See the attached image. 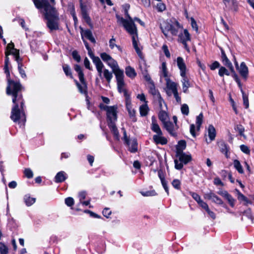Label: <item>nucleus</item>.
<instances>
[{"mask_svg":"<svg viewBox=\"0 0 254 254\" xmlns=\"http://www.w3.org/2000/svg\"><path fill=\"white\" fill-rule=\"evenodd\" d=\"M7 54L8 55H9L10 54V53H7ZM11 54H12V55H13L14 56H15V60L16 61L17 63H19V60L20 57H19V51L16 49H14L13 50V52L11 53Z\"/></svg>","mask_w":254,"mask_h":254,"instance_id":"680f3d73","label":"nucleus"},{"mask_svg":"<svg viewBox=\"0 0 254 254\" xmlns=\"http://www.w3.org/2000/svg\"><path fill=\"white\" fill-rule=\"evenodd\" d=\"M190 21H191V25L192 29H194V30L196 32H197L198 31V27H197L196 22L195 21L194 19L192 17H191Z\"/></svg>","mask_w":254,"mask_h":254,"instance_id":"0e129e2a","label":"nucleus"},{"mask_svg":"<svg viewBox=\"0 0 254 254\" xmlns=\"http://www.w3.org/2000/svg\"><path fill=\"white\" fill-rule=\"evenodd\" d=\"M235 129L239 132V134L241 136H243L244 138H246V136L244 134V132L245 131V128L242 125H237L236 126V127H235Z\"/></svg>","mask_w":254,"mask_h":254,"instance_id":"de8ad7c7","label":"nucleus"},{"mask_svg":"<svg viewBox=\"0 0 254 254\" xmlns=\"http://www.w3.org/2000/svg\"><path fill=\"white\" fill-rule=\"evenodd\" d=\"M234 168L240 174L244 173V170L240 161L238 160H235L233 162Z\"/></svg>","mask_w":254,"mask_h":254,"instance_id":"473e14b6","label":"nucleus"},{"mask_svg":"<svg viewBox=\"0 0 254 254\" xmlns=\"http://www.w3.org/2000/svg\"><path fill=\"white\" fill-rule=\"evenodd\" d=\"M231 72L232 73V76L234 78V79L236 81V82L238 84L239 86L241 88V84L240 80L238 77V76L236 73L235 70H234V71H231Z\"/></svg>","mask_w":254,"mask_h":254,"instance_id":"052dcab7","label":"nucleus"},{"mask_svg":"<svg viewBox=\"0 0 254 254\" xmlns=\"http://www.w3.org/2000/svg\"><path fill=\"white\" fill-rule=\"evenodd\" d=\"M162 74L166 78H168L167 77V67L166 64L165 63H163L162 64Z\"/></svg>","mask_w":254,"mask_h":254,"instance_id":"13d9d810","label":"nucleus"},{"mask_svg":"<svg viewBox=\"0 0 254 254\" xmlns=\"http://www.w3.org/2000/svg\"><path fill=\"white\" fill-rule=\"evenodd\" d=\"M164 126L166 130L172 135L176 136V133L174 130V125L170 122H166L163 123Z\"/></svg>","mask_w":254,"mask_h":254,"instance_id":"4be33fe9","label":"nucleus"},{"mask_svg":"<svg viewBox=\"0 0 254 254\" xmlns=\"http://www.w3.org/2000/svg\"><path fill=\"white\" fill-rule=\"evenodd\" d=\"M109 46L111 49H113L115 47L117 48L119 51H122V49L120 46L115 44V39L113 37L109 41Z\"/></svg>","mask_w":254,"mask_h":254,"instance_id":"49530a36","label":"nucleus"},{"mask_svg":"<svg viewBox=\"0 0 254 254\" xmlns=\"http://www.w3.org/2000/svg\"><path fill=\"white\" fill-rule=\"evenodd\" d=\"M180 184L181 182L178 179H175L172 182V186L177 190L180 189Z\"/></svg>","mask_w":254,"mask_h":254,"instance_id":"bf43d9fd","label":"nucleus"},{"mask_svg":"<svg viewBox=\"0 0 254 254\" xmlns=\"http://www.w3.org/2000/svg\"><path fill=\"white\" fill-rule=\"evenodd\" d=\"M182 77L183 78L182 80V82L183 84V91L186 93L187 91L188 88L190 86V82L187 77L186 76V75H185L184 76H182Z\"/></svg>","mask_w":254,"mask_h":254,"instance_id":"c756f323","label":"nucleus"},{"mask_svg":"<svg viewBox=\"0 0 254 254\" xmlns=\"http://www.w3.org/2000/svg\"><path fill=\"white\" fill-rule=\"evenodd\" d=\"M140 114L141 116H146L148 111V107L147 104H145L141 105L139 108Z\"/></svg>","mask_w":254,"mask_h":254,"instance_id":"4c0bfd02","label":"nucleus"},{"mask_svg":"<svg viewBox=\"0 0 254 254\" xmlns=\"http://www.w3.org/2000/svg\"><path fill=\"white\" fill-rule=\"evenodd\" d=\"M117 81L118 89L121 93L124 89L125 83L124 81V72L122 70L116 71L114 72Z\"/></svg>","mask_w":254,"mask_h":254,"instance_id":"9d476101","label":"nucleus"},{"mask_svg":"<svg viewBox=\"0 0 254 254\" xmlns=\"http://www.w3.org/2000/svg\"><path fill=\"white\" fill-rule=\"evenodd\" d=\"M204 198L205 199L211 200L212 202L221 205L223 204V202L221 199L211 190L208 192L204 193Z\"/></svg>","mask_w":254,"mask_h":254,"instance_id":"ddd939ff","label":"nucleus"},{"mask_svg":"<svg viewBox=\"0 0 254 254\" xmlns=\"http://www.w3.org/2000/svg\"><path fill=\"white\" fill-rule=\"evenodd\" d=\"M240 149L244 153L246 154H250V150L248 146L245 145H241L240 146Z\"/></svg>","mask_w":254,"mask_h":254,"instance_id":"864d4df0","label":"nucleus"},{"mask_svg":"<svg viewBox=\"0 0 254 254\" xmlns=\"http://www.w3.org/2000/svg\"><path fill=\"white\" fill-rule=\"evenodd\" d=\"M241 90L243 95V104L245 106V108L248 109L249 107L248 96L245 94L242 88L241 89Z\"/></svg>","mask_w":254,"mask_h":254,"instance_id":"58836bf2","label":"nucleus"},{"mask_svg":"<svg viewBox=\"0 0 254 254\" xmlns=\"http://www.w3.org/2000/svg\"><path fill=\"white\" fill-rule=\"evenodd\" d=\"M223 64L226 66L228 68H229L231 71H234V67L230 62V61L228 59V58L224 59L222 61Z\"/></svg>","mask_w":254,"mask_h":254,"instance_id":"79ce46f5","label":"nucleus"},{"mask_svg":"<svg viewBox=\"0 0 254 254\" xmlns=\"http://www.w3.org/2000/svg\"><path fill=\"white\" fill-rule=\"evenodd\" d=\"M10 118L14 122H18V124H21L20 126L24 125L26 121L25 115L20 111L17 104H15L12 109Z\"/></svg>","mask_w":254,"mask_h":254,"instance_id":"0eeeda50","label":"nucleus"},{"mask_svg":"<svg viewBox=\"0 0 254 254\" xmlns=\"http://www.w3.org/2000/svg\"><path fill=\"white\" fill-rule=\"evenodd\" d=\"M203 114L200 113L198 116L196 117V124L197 126V129L199 130L200 126L201 125L203 121Z\"/></svg>","mask_w":254,"mask_h":254,"instance_id":"a18cd8bd","label":"nucleus"},{"mask_svg":"<svg viewBox=\"0 0 254 254\" xmlns=\"http://www.w3.org/2000/svg\"><path fill=\"white\" fill-rule=\"evenodd\" d=\"M24 201L27 206H31L35 202V198L31 197L28 195H26L24 198Z\"/></svg>","mask_w":254,"mask_h":254,"instance_id":"f704fd0d","label":"nucleus"},{"mask_svg":"<svg viewBox=\"0 0 254 254\" xmlns=\"http://www.w3.org/2000/svg\"><path fill=\"white\" fill-rule=\"evenodd\" d=\"M81 30V34L82 38L83 37H86L89 40H90L91 42L95 43L96 41L94 37H93L92 33L90 30H84L82 28L80 27Z\"/></svg>","mask_w":254,"mask_h":254,"instance_id":"f3484780","label":"nucleus"},{"mask_svg":"<svg viewBox=\"0 0 254 254\" xmlns=\"http://www.w3.org/2000/svg\"><path fill=\"white\" fill-rule=\"evenodd\" d=\"M66 179V174L64 171H61L57 173L55 179L56 183L63 182Z\"/></svg>","mask_w":254,"mask_h":254,"instance_id":"393cba45","label":"nucleus"},{"mask_svg":"<svg viewBox=\"0 0 254 254\" xmlns=\"http://www.w3.org/2000/svg\"><path fill=\"white\" fill-rule=\"evenodd\" d=\"M129 150L131 152L134 153L137 151V144L135 140H133L131 141H129V144H127Z\"/></svg>","mask_w":254,"mask_h":254,"instance_id":"cd10ccee","label":"nucleus"},{"mask_svg":"<svg viewBox=\"0 0 254 254\" xmlns=\"http://www.w3.org/2000/svg\"><path fill=\"white\" fill-rule=\"evenodd\" d=\"M223 64L226 66L228 68H229L231 71H234V67L230 62V61L228 59V58L224 59L222 61Z\"/></svg>","mask_w":254,"mask_h":254,"instance_id":"a19ab883","label":"nucleus"},{"mask_svg":"<svg viewBox=\"0 0 254 254\" xmlns=\"http://www.w3.org/2000/svg\"><path fill=\"white\" fill-rule=\"evenodd\" d=\"M123 6L125 14L127 19H125L120 15L117 14L116 18L117 19V22L119 24H122L127 32L132 36L133 46L135 49L136 53L141 57L142 55L141 49L138 47V42L136 40L137 39V28L135 24L133 23V19L130 16L128 12V10L130 7L129 5L128 4H125Z\"/></svg>","mask_w":254,"mask_h":254,"instance_id":"f257e3e1","label":"nucleus"},{"mask_svg":"<svg viewBox=\"0 0 254 254\" xmlns=\"http://www.w3.org/2000/svg\"><path fill=\"white\" fill-rule=\"evenodd\" d=\"M6 58L4 62V70L5 73L6 74L7 77H9L10 73L8 70V64H9V58H8V54L7 52H6Z\"/></svg>","mask_w":254,"mask_h":254,"instance_id":"72a5a7b5","label":"nucleus"},{"mask_svg":"<svg viewBox=\"0 0 254 254\" xmlns=\"http://www.w3.org/2000/svg\"><path fill=\"white\" fill-rule=\"evenodd\" d=\"M162 50L165 55V56L168 57V58H170V52L169 51V50L168 49V47L166 45H164L163 46H162Z\"/></svg>","mask_w":254,"mask_h":254,"instance_id":"69168bd1","label":"nucleus"},{"mask_svg":"<svg viewBox=\"0 0 254 254\" xmlns=\"http://www.w3.org/2000/svg\"><path fill=\"white\" fill-rule=\"evenodd\" d=\"M8 248L3 243L0 242V254H8Z\"/></svg>","mask_w":254,"mask_h":254,"instance_id":"c03bdc74","label":"nucleus"},{"mask_svg":"<svg viewBox=\"0 0 254 254\" xmlns=\"http://www.w3.org/2000/svg\"><path fill=\"white\" fill-rule=\"evenodd\" d=\"M24 173L27 178H32L33 176V172L29 168L25 169Z\"/></svg>","mask_w":254,"mask_h":254,"instance_id":"5fc2aeb1","label":"nucleus"},{"mask_svg":"<svg viewBox=\"0 0 254 254\" xmlns=\"http://www.w3.org/2000/svg\"><path fill=\"white\" fill-rule=\"evenodd\" d=\"M179 38L180 41H183V40L185 41H189L190 40V34L187 29H185L183 33L179 34Z\"/></svg>","mask_w":254,"mask_h":254,"instance_id":"a878e982","label":"nucleus"},{"mask_svg":"<svg viewBox=\"0 0 254 254\" xmlns=\"http://www.w3.org/2000/svg\"><path fill=\"white\" fill-rule=\"evenodd\" d=\"M94 64L96 66L99 77L102 79L103 77H105L108 83H110L113 77V74L107 69H104L102 71L104 67V64L100 59H95L94 60Z\"/></svg>","mask_w":254,"mask_h":254,"instance_id":"20e7f679","label":"nucleus"},{"mask_svg":"<svg viewBox=\"0 0 254 254\" xmlns=\"http://www.w3.org/2000/svg\"><path fill=\"white\" fill-rule=\"evenodd\" d=\"M153 139L156 144H161L164 145L167 143V139L162 136V132L161 134L158 133L154 135Z\"/></svg>","mask_w":254,"mask_h":254,"instance_id":"6ab92c4d","label":"nucleus"},{"mask_svg":"<svg viewBox=\"0 0 254 254\" xmlns=\"http://www.w3.org/2000/svg\"><path fill=\"white\" fill-rule=\"evenodd\" d=\"M186 142L184 140H180L178 142V145L176 148V155L183 152V150L186 148Z\"/></svg>","mask_w":254,"mask_h":254,"instance_id":"bb28decb","label":"nucleus"},{"mask_svg":"<svg viewBox=\"0 0 254 254\" xmlns=\"http://www.w3.org/2000/svg\"><path fill=\"white\" fill-rule=\"evenodd\" d=\"M74 69L77 72L79 80L81 82L80 84L77 80H75L76 85L81 93L85 94L86 93L87 86L82 69L79 65L76 64L74 66Z\"/></svg>","mask_w":254,"mask_h":254,"instance_id":"39448f33","label":"nucleus"},{"mask_svg":"<svg viewBox=\"0 0 254 254\" xmlns=\"http://www.w3.org/2000/svg\"><path fill=\"white\" fill-rule=\"evenodd\" d=\"M181 112H182V114L186 115H188V114L189 113V106H188V105H187L186 104H184L182 106Z\"/></svg>","mask_w":254,"mask_h":254,"instance_id":"09e8293b","label":"nucleus"},{"mask_svg":"<svg viewBox=\"0 0 254 254\" xmlns=\"http://www.w3.org/2000/svg\"><path fill=\"white\" fill-rule=\"evenodd\" d=\"M126 74L130 78H134L136 75L134 69L129 66L126 68Z\"/></svg>","mask_w":254,"mask_h":254,"instance_id":"7c9ffc66","label":"nucleus"},{"mask_svg":"<svg viewBox=\"0 0 254 254\" xmlns=\"http://www.w3.org/2000/svg\"><path fill=\"white\" fill-rule=\"evenodd\" d=\"M18 68L21 77L22 78H25L26 77V75L24 69L22 68V64L20 63H18Z\"/></svg>","mask_w":254,"mask_h":254,"instance_id":"603ef678","label":"nucleus"},{"mask_svg":"<svg viewBox=\"0 0 254 254\" xmlns=\"http://www.w3.org/2000/svg\"><path fill=\"white\" fill-rule=\"evenodd\" d=\"M209 66L211 70H214L220 66V64L218 62L215 61L212 64L210 65Z\"/></svg>","mask_w":254,"mask_h":254,"instance_id":"774afa93","label":"nucleus"},{"mask_svg":"<svg viewBox=\"0 0 254 254\" xmlns=\"http://www.w3.org/2000/svg\"><path fill=\"white\" fill-rule=\"evenodd\" d=\"M180 28L181 27L179 23L178 22H176L175 25H172V28L170 29V32L173 35H177Z\"/></svg>","mask_w":254,"mask_h":254,"instance_id":"e433bc0d","label":"nucleus"},{"mask_svg":"<svg viewBox=\"0 0 254 254\" xmlns=\"http://www.w3.org/2000/svg\"><path fill=\"white\" fill-rule=\"evenodd\" d=\"M65 203L68 206H72L74 204V199L72 197H68L65 199Z\"/></svg>","mask_w":254,"mask_h":254,"instance_id":"4d7b16f0","label":"nucleus"},{"mask_svg":"<svg viewBox=\"0 0 254 254\" xmlns=\"http://www.w3.org/2000/svg\"><path fill=\"white\" fill-rule=\"evenodd\" d=\"M218 74L220 76L223 77L224 75H229L230 72L225 67L221 66L219 69Z\"/></svg>","mask_w":254,"mask_h":254,"instance_id":"37998d69","label":"nucleus"},{"mask_svg":"<svg viewBox=\"0 0 254 254\" xmlns=\"http://www.w3.org/2000/svg\"><path fill=\"white\" fill-rule=\"evenodd\" d=\"M72 56L73 58L77 62H79L80 61V56L78 55L76 51H73L72 52Z\"/></svg>","mask_w":254,"mask_h":254,"instance_id":"e2e57ef3","label":"nucleus"},{"mask_svg":"<svg viewBox=\"0 0 254 254\" xmlns=\"http://www.w3.org/2000/svg\"><path fill=\"white\" fill-rule=\"evenodd\" d=\"M155 101L158 103L160 110L167 109L166 104L161 97L160 94H157Z\"/></svg>","mask_w":254,"mask_h":254,"instance_id":"412c9836","label":"nucleus"},{"mask_svg":"<svg viewBox=\"0 0 254 254\" xmlns=\"http://www.w3.org/2000/svg\"><path fill=\"white\" fill-rule=\"evenodd\" d=\"M63 69L65 74L67 76H69L71 78L72 77L70 68H69V66H68L67 65H64L63 66Z\"/></svg>","mask_w":254,"mask_h":254,"instance_id":"8fccbe9b","label":"nucleus"},{"mask_svg":"<svg viewBox=\"0 0 254 254\" xmlns=\"http://www.w3.org/2000/svg\"><path fill=\"white\" fill-rule=\"evenodd\" d=\"M103 215L107 217V218H109L110 215H111V211H110L109 210V208H105L103 210Z\"/></svg>","mask_w":254,"mask_h":254,"instance_id":"338daca9","label":"nucleus"},{"mask_svg":"<svg viewBox=\"0 0 254 254\" xmlns=\"http://www.w3.org/2000/svg\"><path fill=\"white\" fill-rule=\"evenodd\" d=\"M225 198L228 200L229 203L232 207L234 206L235 200L230 194H229Z\"/></svg>","mask_w":254,"mask_h":254,"instance_id":"6e6d98bb","label":"nucleus"},{"mask_svg":"<svg viewBox=\"0 0 254 254\" xmlns=\"http://www.w3.org/2000/svg\"><path fill=\"white\" fill-rule=\"evenodd\" d=\"M100 57L102 60L106 62L108 65L112 69L114 73L116 72V71L120 70L117 62L109 55L106 53H102L100 54Z\"/></svg>","mask_w":254,"mask_h":254,"instance_id":"6e6552de","label":"nucleus"},{"mask_svg":"<svg viewBox=\"0 0 254 254\" xmlns=\"http://www.w3.org/2000/svg\"><path fill=\"white\" fill-rule=\"evenodd\" d=\"M44 15L47 20V25L51 30L59 29V14L55 8L45 13Z\"/></svg>","mask_w":254,"mask_h":254,"instance_id":"7ed1b4c3","label":"nucleus"},{"mask_svg":"<svg viewBox=\"0 0 254 254\" xmlns=\"http://www.w3.org/2000/svg\"><path fill=\"white\" fill-rule=\"evenodd\" d=\"M21 90V85L10 79L8 80V85L6 87V93L8 95L12 94L13 96L12 102L15 103L18 97V92Z\"/></svg>","mask_w":254,"mask_h":254,"instance_id":"423d86ee","label":"nucleus"},{"mask_svg":"<svg viewBox=\"0 0 254 254\" xmlns=\"http://www.w3.org/2000/svg\"><path fill=\"white\" fill-rule=\"evenodd\" d=\"M141 193L144 196H154L156 195V192L154 190L147 191L145 192H141Z\"/></svg>","mask_w":254,"mask_h":254,"instance_id":"3c124183","label":"nucleus"},{"mask_svg":"<svg viewBox=\"0 0 254 254\" xmlns=\"http://www.w3.org/2000/svg\"><path fill=\"white\" fill-rule=\"evenodd\" d=\"M236 192L237 195V198L238 200L240 201H244L245 205H247L248 204H252V202L248 200V198L243 195L239 190H236Z\"/></svg>","mask_w":254,"mask_h":254,"instance_id":"b1692460","label":"nucleus"},{"mask_svg":"<svg viewBox=\"0 0 254 254\" xmlns=\"http://www.w3.org/2000/svg\"><path fill=\"white\" fill-rule=\"evenodd\" d=\"M33 2L38 9L44 8V14L55 8L49 3L48 0H33Z\"/></svg>","mask_w":254,"mask_h":254,"instance_id":"1a4fd4ad","label":"nucleus"},{"mask_svg":"<svg viewBox=\"0 0 254 254\" xmlns=\"http://www.w3.org/2000/svg\"><path fill=\"white\" fill-rule=\"evenodd\" d=\"M208 133L210 141L213 140L216 136V130L212 125H209L208 128Z\"/></svg>","mask_w":254,"mask_h":254,"instance_id":"c85d7f7f","label":"nucleus"},{"mask_svg":"<svg viewBox=\"0 0 254 254\" xmlns=\"http://www.w3.org/2000/svg\"><path fill=\"white\" fill-rule=\"evenodd\" d=\"M159 118L163 123L167 122L168 115L165 110H160L159 113Z\"/></svg>","mask_w":254,"mask_h":254,"instance_id":"c9c22d12","label":"nucleus"},{"mask_svg":"<svg viewBox=\"0 0 254 254\" xmlns=\"http://www.w3.org/2000/svg\"><path fill=\"white\" fill-rule=\"evenodd\" d=\"M176 156L178 158L179 161L185 164H187L191 160V156L189 155H186L184 153L177 154Z\"/></svg>","mask_w":254,"mask_h":254,"instance_id":"aec40b11","label":"nucleus"},{"mask_svg":"<svg viewBox=\"0 0 254 254\" xmlns=\"http://www.w3.org/2000/svg\"><path fill=\"white\" fill-rule=\"evenodd\" d=\"M240 75L244 78L246 79L248 75L249 70L244 62L241 63L239 67L237 69Z\"/></svg>","mask_w":254,"mask_h":254,"instance_id":"dca6fc26","label":"nucleus"},{"mask_svg":"<svg viewBox=\"0 0 254 254\" xmlns=\"http://www.w3.org/2000/svg\"><path fill=\"white\" fill-rule=\"evenodd\" d=\"M100 107L101 109L106 111L108 126L115 137L119 139V133L115 124L117 120V107L107 106L102 104H101Z\"/></svg>","mask_w":254,"mask_h":254,"instance_id":"f03ea898","label":"nucleus"},{"mask_svg":"<svg viewBox=\"0 0 254 254\" xmlns=\"http://www.w3.org/2000/svg\"><path fill=\"white\" fill-rule=\"evenodd\" d=\"M177 63L180 70L181 76H184L186 75L187 67L183 59L181 57H178L177 59Z\"/></svg>","mask_w":254,"mask_h":254,"instance_id":"2eb2a0df","label":"nucleus"},{"mask_svg":"<svg viewBox=\"0 0 254 254\" xmlns=\"http://www.w3.org/2000/svg\"><path fill=\"white\" fill-rule=\"evenodd\" d=\"M172 24L166 21H164L160 24L161 30L166 37L168 36V33L172 28Z\"/></svg>","mask_w":254,"mask_h":254,"instance_id":"a211bd4d","label":"nucleus"},{"mask_svg":"<svg viewBox=\"0 0 254 254\" xmlns=\"http://www.w3.org/2000/svg\"><path fill=\"white\" fill-rule=\"evenodd\" d=\"M127 108L130 117L131 118L133 122L136 121V118L135 117V111L134 109H132L130 105L128 103H127Z\"/></svg>","mask_w":254,"mask_h":254,"instance_id":"2f4dec72","label":"nucleus"},{"mask_svg":"<svg viewBox=\"0 0 254 254\" xmlns=\"http://www.w3.org/2000/svg\"><path fill=\"white\" fill-rule=\"evenodd\" d=\"M80 8L81 14L83 18L85 21V22L90 26V27L92 28L93 25L91 23V19L87 13V9L86 6L81 2Z\"/></svg>","mask_w":254,"mask_h":254,"instance_id":"4468645a","label":"nucleus"},{"mask_svg":"<svg viewBox=\"0 0 254 254\" xmlns=\"http://www.w3.org/2000/svg\"><path fill=\"white\" fill-rule=\"evenodd\" d=\"M166 81V93L170 96L172 94L177 91V84L171 80L169 78H165Z\"/></svg>","mask_w":254,"mask_h":254,"instance_id":"f8f14e48","label":"nucleus"},{"mask_svg":"<svg viewBox=\"0 0 254 254\" xmlns=\"http://www.w3.org/2000/svg\"><path fill=\"white\" fill-rule=\"evenodd\" d=\"M220 151L225 154L226 157L228 158V147L226 143L223 141H220L218 142Z\"/></svg>","mask_w":254,"mask_h":254,"instance_id":"5701e85b","label":"nucleus"},{"mask_svg":"<svg viewBox=\"0 0 254 254\" xmlns=\"http://www.w3.org/2000/svg\"><path fill=\"white\" fill-rule=\"evenodd\" d=\"M151 125V129L154 132H156V134H161L162 132L159 126L155 122H152Z\"/></svg>","mask_w":254,"mask_h":254,"instance_id":"ea45409f","label":"nucleus"},{"mask_svg":"<svg viewBox=\"0 0 254 254\" xmlns=\"http://www.w3.org/2000/svg\"><path fill=\"white\" fill-rule=\"evenodd\" d=\"M225 5L224 9L226 11L236 12L238 11V5L236 0H223Z\"/></svg>","mask_w":254,"mask_h":254,"instance_id":"9b49d317","label":"nucleus"}]
</instances>
